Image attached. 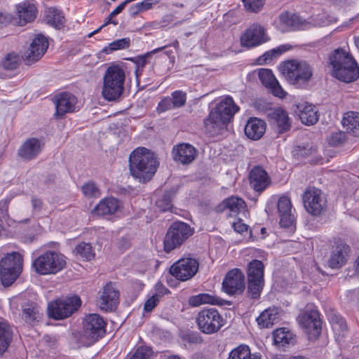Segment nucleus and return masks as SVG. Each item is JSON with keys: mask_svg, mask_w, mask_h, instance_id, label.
I'll return each instance as SVG.
<instances>
[{"mask_svg": "<svg viewBox=\"0 0 359 359\" xmlns=\"http://www.w3.org/2000/svg\"><path fill=\"white\" fill-rule=\"evenodd\" d=\"M128 161L130 175L142 183L150 181L159 166L154 152L142 147L135 149L130 153Z\"/></svg>", "mask_w": 359, "mask_h": 359, "instance_id": "1", "label": "nucleus"}, {"mask_svg": "<svg viewBox=\"0 0 359 359\" xmlns=\"http://www.w3.org/2000/svg\"><path fill=\"white\" fill-rule=\"evenodd\" d=\"M332 74L337 79L350 83L359 77V70L352 55L343 49L335 50L330 56Z\"/></svg>", "mask_w": 359, "mask_h": 359, "instance_id": "2", "label": "nucleus"}, {"mask_svg": "<svg viewBox=\"0 0 359 359\" xmlns=\"http://www.w3.org/2000/svg\"><path fill=\"white\" fill-rule=\"evenodd\" d=\"M125 79L123 67L119 65H110L102 77V97L109 102L118 100L123 93Z\"/></svg>", "mask_w": 359, "mask_h": 359, "instance_id": "3", "label": "nucleus"}, {"mask_svg": "<svg viewBox=\"0 0 359 359\" xmlns=\"http://www.w3.org/2000/svg\"><path fill=\"white\" fill-rule=\"evenodd\" d=\"M279 71L285 79L297 88L306 86L313 76V68L305 61L290 60L283 62Z\"/></svg>", "mask_w": 359, "mask_h": 359, "instance_id": "4", "label": "nucleus"}, {"mask_svg": "<svg viewBox=\"0 0 359 359\" xmlns=\"http://www.w3.org/2000/svg\"><path fill=\"white\" fill-rule=\"evenodd\" d=\"M0 249V278L5 286H9L17 279L22 271V255L17 252H6Z\"/></svg>", "mask_w": 359, "mask_h": 359, "instance_id": "5", "label": "nucleus"}, {"mask_svg": "<svg viewBox=\"0 0 359 359\" xmlns=\"http://www.w3.org/2000/svg\"><path fill=\"white\" fill-rule=\"evenodd\" d=\"M67 265V257L55 250H48L32 262V266L39 275L56 274L62 271Z\"/></svg>", "mask_w": 359, "mask_h": 359, "instance_id": "6", "label": "nucleus"}, {"mask_svg": "<svg viewBox=\"0 0 359 359\" xmlns=\"http://www.w3.org/2000/svg\"><path fill=\"white\" fill-rule=\"evenodd\" d=\"M264 266L263 263L257 259L251 261L248 265L247 293L252 299H257L263 289Z\"/></svg>", "mask_w": 359, "mask_h": 359, "instance_id": "7", "label": "nucleus"}, {"mask_svg": "<svg viewBox=\"0 0 359 359\" xmlns=\"http://www.w3.org/2000/svg\"><path fill=\"white\" fill-rule=\"evenodd\" d=\"M81 301L78 296L61 298L50 302L48 314L55 320H61L70 316L81 306Z\"/></svg>", "mask_w": 359, "mask_h": 359, "instance_id": "8", "label": "nucleus"}, {"mask_svg": "<svg viewBox=\"0 0 359 359\" xmlns=\"http://www.w3.org/2000/svg\"><path fill=\"white\" fill-rule=\"evenodd\" d=\"M302 199L304 208L309 214L320 216L326 212L327 201L320 189L316 187L307 188Z\"/></svg>", "mask_w": 359, "mask_h": 359, "instance_id": "9", "label": "nucleus"}, {"mask_svg": "<svg viewBox=\"0 0 359 359\" xmlns=\"http://www.w3.org/2000/svg\"><path fill=\"white\" fill-rule=\"evenodd\" d=\"M196 319L198 329L207 334L218 332L224 325V319L215 309H202Z\"/></svg>", "mask_w": 359, "mask_h": 359, "instance_id": "10", "label": "nucleus"}, {"mask_svg": "<svg viewBox=\"0 0 359 359\" xmlns=\"http://www.w3.org/2000/svg\"><path fill=\"white\" fill-rule=\"evenodd\" d=\"M11 308L18 311L20 307L21 316L22 320L27 323H33L39 318V311L36 303L31 299L27 298L25 294H21L12 298L10 301Z\"/></svg>", "mask_w": 359, "mask_h": 359, "instance_id": "11", "label": "nucleus"}, {"mask_svg": "<svg viewBox=\"0 0 359 359\" xmlns=\"http://www.w3.org/2000/svg\"><path fill=\"white\" fill-rule=\"evenodd\" d=\"M105 322L98 314L87 316L83 322V336L88 341L86 345L94 343L105 333Z\"/></svg>", "mask_w": 359, "mask_h": 359, "instance_id": "12", "label": "nucleus"}, {"mask_svg": "<svg viewBox=\"0 0 359 359\" xmlns=\"http://www.w3.org/2000/svg\"><path fill=\"white\" fill-rule=\"evenodd\" d=\"M269 40L265 28L258 23L250 25L240 36L242 47L251 48Z\"/></svg>", "mask_w": 359, "mask_h": 359, "instance_id": "13", "label": "nucleus"}, {"mask_svg": "<svg viewBox=\"0 0 359 359\" xmlns=\"http://www.w3.org/2000/svg\"><path fill=\"white\" fill-rule=\"evenodd\" d=\"M222 289L228 294H241L245 290V276L239 269L230 270L222 281Z\"/></svg>", "mask_w": 359, "mask_h": 359, "instance_id": "14", "label": "nucleus"}, {"mask_svg": "<svg viewBox=\"0 0 359 359\" xmlns=\"http://www.w3.org/2000/svg\"><path fill=\"white\" fill-rule=\"evenodd\" d=\"M299 320L309 339L313 340L318 337L321 332L322 323L317 311L305 312L299 317Z\"/></svg>", "mask_w": 359, "mask_h": 359, "instance_id": "15", "label": "nucleus"}, {"mask_svg": "<svg viewBox=\"0 0 359 359\" xmlns=\"http://www.w3.org/2000/svg\"><path fill=\"white\" fill-rule=\"evenodd\" d=\"M48 48V41L46 36L39 34L32 41V43L24 54V59L29 65L39 60Z\"/></svg>", "mask_w": 359, "mask_h": 359, "instance_id": "16", "label": "nucleus"}, {"mask_svg": "<svg viewBox=\"0 0 359 359\" xmlns=\"http://www.w3.org/2000/svg\"><path fill=\"white\" fill-rule=\"evenodd\" d=\"M37 8L34 1H25L16 5V17L15 23L23 26L34 20L36 17Z\"/></svg>", "mask_w": 359, "mask_h": 359, "instance_id": "17", "label": "nucleus"}, {"mask_svg": "<svg viewBox=\"0 0 359 359\" xmlns=\"http://www.w3.org/2000/svg\"><path fill=\"white\" fill-rule=\"evenodd\" d=\"M294 113L302 123L306 126H313L319 119V114L316 106L307 102H299L294 105Z\"/></svg>", "mask_w": 359, "mask_h": 359, "instance_id": "18", "label": "nucleus"}, {"mask_svg": "<svg viewBox=\"0 0 359 359\" xmlns=\"http://www.w3.org/2000/svg\"><path fill=\"white\" fill-rule=\"evenodd\" d=\"M119 294L115 287L107 283L102 289L99 304L100 308L105 311L114 310L118 304Z\"/></svg>", "mask_w": 359, "mask_h": 359, "instance_id": "19", "label": "nucleus"}, {"mask_svg": "<svg viewBox=\"0 0 359 359\" xmlns=\"http://www.w3.org/2000/svg\"><path fill=\"white\" fill-rule=\"evenodd\" d=\"M258 76L262 83L266 88L270 89L273 95L280 98L286 97L287 93L282 88L271 70L261 69L259 71Z\"/></svg>", "mask_w": 359, "mask_h": 359, "instance_id": "20", "label": "nucleus"}, {"mask_svg": "<svg viewBox=\"0 0 359 359\" xmlns=\"http://www.w3.org/2000/svg\"><path fill=\"white\" fill-rule=\"evenodd\" d=\"M249 181L251 187L258 192L263 191L271 182L269 175L261 166H255L250 170Z\"/></svg>", "mask_w": 359, "mask_h": 359, "instance_id": "21", "label": "nucleus"}, {"mask_svg": "<svg viewBox=\"0 0 359 359\" xmlns=\"http://www.w3.org/2000/svg\"><path fill=\"white\" fill-rule=\"evenodd\" d=\"M57 117H62L67 113H72L77 110V98L69 93L60 94L55 102Z\"/></svg>", "mask_w": 359, "mask_h": 359, "instance_id": "22", "label": "nucleus"}, {"mask_svg": "<svg viewBox=\"0 0 359 359\" xmlns=\"http://www.w3.org/2000/svg\"><path fill=\"white\" fill-rule=\"evenodd\" d=\"M239 107L236 104L232 97L227 96L222 99L212 109L226 123H229L234 114L238 112Z\"/></svg>", "mask_w": 359, "mask_h": 359, "instance_id": "23", "label": "nucleus"}, {"mask_svg": "<svg viewBox=\"0 0 359 359\" xmlns=\"http://www.w3.org/2000/svg\"><path fill=\"white\" fill-rule=\"evenodd\" d=\"M269 116L279 133H285L290 129L291 120L287 112L283 109H274L269 114Z\"/></svg>", "mask_w": 359, "mask_h": 359, "instance_id": "24", "label": "nucleus"}, {"mask_svg": "<svg viewBox=\"0 0 359 359\" xmlns=\"http://www.w3.org/2000/svg\"><path fill=\"white\" fill-rule=\"evenodd\" d=\"M199 262L191 254H187L181 258V282L192 278L198 272Z\"/></svg>", "mask_w": 359, "mask_h": 359, "instance_id": "25", "label": "nucleus"}, {"mask_svg": "<svg viewBox=\"0 0 359 359\" xmlns=\"http://www.w3.org/2000/svg\"><path fill=\"white\" fill-rule=\"evenodd\" d=\"M278 210L280 215V224L283 227L292 226L294 217L291 213L292 204L289 197L282 196L278 201Z\"/></svg>", "mask_w": 359, "mask_h": 359, "instance_id": "26", "label": "nucleus"}, {"mask_svg": "<svg viewBox=\"0 0 359 359\" xmlns=\"http://www.w3.org/2000/svg\"><path fill=\"white\" fill-rule=\"evenodd\" d=\"M329 320L331 323L336 341L341 342L348 332L345 319L337 313H332L329 316Z\"/></svg>", "mask_w": 359, "mask_h": 359, "instance_id": "27", "label": "nucleus"}, {"mask_svg": "<svg viewBox=\"0 0 359 359\" xmlns=\"http://www.w3.org/2000/svg\"><path fill=\"white\" fill-rule=\"evenodd\" d=\"M265 131V122L257 118H250L245 127V135L253 140H259Z\"/></svg>", "mask_w": 359, "mask_h": 359, "instance_id": "28", "label": "nucleus"}, {"mask_svg": "<svg viewBox=\"0 0 359 359\" xmlns=\"http://www.w3.org/2000/svg\"><path fill=\"white\" fill-rule=\"evenodd\" d=\"M121 204L119 201L113 197L105 198L93 209V212L97 215H113L120 210Z\"/></svg>", "mask_w": 359, "mask_h": 359, "instance_id": "29", "label": "nucleus"}, {"mask_svg": "<svg viewBox=\"0 0 359 359\" xmlns=\"http://www.w3.org/2000/svg\"><path fill=\"white\" fill-rule=\"evenodd\" d=\"M41 150V142L36 138H30L20 147L18 154L22 158L30 160L38 156Z\"/></svg>", "mask_w": 359, "mask_h": 359, "instance_id": "30", "label": "nucleus"}, {"mask_svg": "<svg viewBox=\"0 0 359 359\" xmlns=\"http://www.w3.org/2000/svg\"><path fill=\"white\" fill-rule=\"evenodd\" d=\"M348 246L346 245H338L332 252L328 260V265L332 269H339L345 264Z\"/></svg>", "mask_w": 359, "mask_h": 359, "instance_id": "31", "label": "nucleus"}, {"mask_svg": "<svg viewBox=\"0 0 359 359\" xmlns=\"http://www.w3.org/2000/svg\"><path fill=\"white\" fill-rule=\"evenodd\" d=\"M44 20L47 24L56 29L63 27L65 23L64 13L60 10L54 7H50L46 9Z\"/></svg>", "mask_w": 359, "mask_h": 359, "instance_id": "32", "label": "nucleus"}, {"mask_svg": "<svg viewBox=\"0 0 359 359\" xmlns=\"http://www.w3.org/2000/svg\"><path fill=\"white\" fill-rule=\"evenodd\" d=\"M273 336L274 343L278 347L284 348L288 345H293L295 342V336L285 327L276 329Z\"/></svg>", "mask_w": 359, "mask_h": 359, "instance_id": "33", "label": "nucleus"}, {"mask_svg": "<svg viewBox=\"0 0 359 359\" xmlns=\"http://www.w3.org/2000/svg\"><path fill=\"white\" fill-rule=\"evenodd\" d=\"M341 123L347 133L353 136H359V112L348 111L346 113Z\"/></svg>", "mask_w": 359, "mask_h": 359, "instance_id": "34", "label": "nucleus"}, {"mask_svg": "<svg viewBox=\"0 0 359 359\" xmlns=\"http://www.w3.org/2000/svg\"><path fill=\"white\" fill-rule=\"evenodd\" d=\"M180 243V222H175L168 229L165 240L164 250L169 252Z\"/></svg>", "mask_w": 359, "mask_h": 359, "instance_id": "35", "label": "nucleus"}, {"mask_svg": "<svg viewBox=\"0 0 359 359\" xmlns=\"http://www.w3.org/2000/svg\"><path fill=\"white\" fill-rule=\"evenodd\" d=\"M178 107H180V90H175L170 96L164 97L161 100L156 107V111L161 114Z\"/></svg>", "mask_w": 359, "mask_h": 359, "instance_id": "36", "label": "nucleus"}, {"mask_svg": "<svg viewBox=\"0 0 359 359\" xmlns=\"http://www.w3.org/2000/svg\"><path fill=\"white\" fill-rule=\"evenodd\" d=\"M226 124V123L217 115V112H214L212 110L208 117L204 120L205 131L210 135L217 133Z\"/></svg>", "mask_w": 359, "mask_h": 359, "instance_id": "37", "label": "nucleus"}, {"mask_svg": "<svg viewBox=\"0 0 359 359\" xmlns=\"http://www.w3.org/2000/svg\"><path fill=\"white\" fill-rule=\"evenodd\" d=\"M278 320V313L276 309H268L264 310L257 317L258 325L263 328H268L275 324Z\"/></svg>", "mask_w": 359, "mask_h": 359, "instance_id": "38", "label": "nucleus"}, {"mask_svg": "<svg viewBox=\"0 0 359 359\" xmlns=\"http://www.w3.org/2000/svg\"><path fill=\"white\" fill-rule=\"evenodd\" d=\"M73 253L78 259L86 261L93 259L95 255L91 245L87 243L78 244L73 250Z\"/></svg>", "mask_w": 359, "mask_h": 359, "instance_id": "39", "label": "nucleus"}, {"mask_svg": "<svg viewBox=\"0 0 359 359\" xmlns=\"http://www.w3.org/2000/svg\"><path fill=\"white\" fill-rule=\"evenodd\" d=\"M196 149L190 144L181 143V164L188 165L191 163L198 156Z\"/></svg>", "mask_w": 359, "mask_h": 359, "instance_id": "40", "label": "nucleus"}, {"mask_svg": "<svg viewBox=\"0 0 359 359\" xmlns=\"http://www.w3.org/2000/svg\"><path fill=\"white\" fill-rule=\"evenodd\" d=\"M224 206L229 210L231 212L237 214L245 210L246 204L241 198L236 196H231L224 201Z\"/></svg>", "mask_w": 359, "mask_h": 359, "instance_id": "41", "label": "nucleus"}, {"mask_svg": "<svg viewBox=\"0 0 359 359\" xmlns=\"http://www.w3.org/2000/svg\"><path fill=\"white\" fill-rule=\"evenodd\" d=\"M11 332L8 325L0 322V354L6 351L11 339Z\"/></svg>", "mask_w": 359, "mask_h": 359, "instance_id": "42", "label": "nucleus"}, {"mask_svg": "<svg viewBox=\"0 0 359 359\" xmlns=\"http://www.w3.org/2000/svg\"><path fill=\"white\" fill-rule=\"evenodd\" d=\"M291 48L289 44L281 45L276 48L265 53L258 59L259 64H266L272 60L273 56L279 55Z\"/></svg>", "mask_w": 359, "mask_h": 359, "instance_id": "43", "label": "nucleus"}, {"mask_svg": "<svg viewBox=\"0 0 359 359\" xmlns=\"http://www.w3.org/2000/svg\"><path fill=\"white\" fill-rule=\"evenodd\" d=\"M168 284L170 287H177L180 284V260L176 261L170 267L166 276Z\"/></svg>", "mask_w": 359, "mask_h": 359, "instance_id": "44", "label": "nucleus"}, {"mask_svg": "<svg viewBox=\"0 0 359 359\" xmlns=\"http://www.w3.org/2000/svg\"><path fill=\"white\" fill-rule=\"evenodd\" d=\"M297 17L290 15L288 13H283L279 15V28L283 31H287L294 27Z\"/></svg>", "mask_w": 359, "mask_h": 359, "instance_id": "45", "label": "nucleus"}, {"mask_svg": "<svg viewBox=\"0 0 359 359\" xmlns=\"http://www.w3.org/2000/svg\"><path fill=\"white\" fill-rule=\"evenodd\" d=\"M130 39L128 38H123L115 40L110 43L107 47L103 49V51L107 54L111 53L112 51L122 50L129 47Z\"/></svg>", "mask_w": 359, "mask_h": 359, "instance_id": "46", "label": "nucleus"}, {"mask_svg": "<svg viewBox=\"0 0 359 359\" xmlns=\"http://www.w3.org/2000/svg\"><path fill=\"white\" fill-rule=\"evenodd\" d=\"M130 0H126V1L121 3V4H119L114 11H111V13L109 14V17L107 18V20L106 22H104V25H102V26H100L98 29H97L96 30L92 32L91 33H90L88 34V37H92L94 34H95L96 33H97L103 27H104L105 25L109 24V23H112L114 25H116L117 24V22L116 21H112L111 20V18L116 15H117L118 14H119L123 10V8H125L126 5L130 1Z\"/></svg>", "mask_w": 359, "mask_h": 359, "instance_id": "47", "label": "nucleus"}, {"mask_svg": "<svg viewBox=\"0 0 359 359\" xmlns=\"http://www.w3.org/2000/svg\"><path fill=\"white\" fill-rule=\"evenodd\" d=\"M81 191L84 196L88 198H97L101 195L100 189L93 182H88L81 187Z\"/></svg>", "mask_w": 359, "mask_h": 359, "instance_id": "48", "label": "nucleus"}, {"mask_svg": "<svg viewBox=\"0 0 359 359\" xmlns=\"http://www.w3.org/2000/svg\"><path fill=\"white\" fill-rule=\"evenodd\" d=\"M250 352L247 345H241L230 352L228 359H247L250 357Z\"/></svg>", "mask_w": 359, "mask_h": 359, "instance_id": "49", "label": "nucleus"}, {"mask_svg": "<svg viewBox=\"0 0 359 359\" xmlns=\"http://www.w3.org/2000/svg\"><path fill=\"white\" fill-rule=\"evenodd\" d=\"M19 56L15 53L7 54L1 61V65L6 69H15L19 62Z\"/></svg>", "mask_w": 359, "mask_h": 359, "instance_id": "50", "label": "nucleus"}, {"mask_svg": "<svg viewBox=\"0 0 359 359\" xmlns=\"http://www.w3.org/2000/svg\"><path fill=\"white\" fill-rule=\"evenodd\" d=\"M242 1L246 11L258 13L262 8L265 0H242Z\"/></svg>", "mask_w": 359, "mask_h": 359, "instance_id": "51", "label": "nucleus"}, {"mask_svg": "<svg viewBox=\"0 0 359 359\" xmlns=\"http://www.w3.org/2000/svg\"><path fill=\"white\" fill-rule=\"evenodd\" d=\"M154 3L151 0H144L142 2L137 3L131 7V13L136 15L138 13L148 11L153 8Z\"/></svg>", "mask_w": 359, "mask_h": 359, "instance_id": "52", "label": "nucleus"}, {"mask_svg": "<svg viewBox=\"0 0 359 359\" xmlns=\"http://www.w3.org/2000/svg\"><path fill=\"white\" fill-rule=\"evenodd\" d=\"M157 52H158V49H154L152 51H151L150 53H148L147 54H146V55H144L143 56L139 57H137L136 59V61H135V63H136L135 75H136V79H137V81H138L139 77L140 76V75L142 74V69L144 68V67L147 64V56L151 55V54H152V53H156Z\"/></svg>", "mask_w": 359, "mask_h": 359, "instance_id": "53", "label": "nucleus"}, {"mask_svg": "<svg viewBox=\"0 0 359 359\" xmlns=\"http://www.w3.org/2000/svg\"><path fill=\"white\" fill-rule=\"evenodd\" d=\"M152 353V351L147 346H140L130 359H148Z\"/></svg>", "mask_w": 359, "mask_h": 359, "instance_id": "54", "label": "nucleus"}, {"mask_svg": "<svg viewBox=\"0 0 359 359\" xmlns=\"http://www.w3.org/2000/svg\"><path fill=\"white\" fill-rule=\"evenodd\" d=\"M201 302L202 304H212V305H222L223 300L216 296L208 294V293H201Z\"/></svg>", "mask_w": 359, "mask_h": 359, "instance_id": "55", "label": "nucleus"}, {"mask_svg": "<svg viewBox=\"0 0 359 359\" xmlns=\"http://www.w3.org/2000/svg\"><path fill=\"white\" fill-rule=\"evenodd\" d=\"M156 206L161 211H167L172 208V201L170 196L168 194H164L161 198L156 201Z\"/></svg>", "mask_w": 359, "mask_h": 359, "instance_id": "56", "label": "nucleus"}, {"mask_svg": "<svg viewBox=\"0 0 359 359\" xmlns=\"http://www.w3.org/2000/svg\"><path fill=\"white\" fill-rule=\"evenodd\" d=\"M346 140V134L343 132H336L332 134L328 139V142L331 146L337 147Z\"/></svg>", "mask_w": 359, "mask_h": 359, "instance_id": "57", "label": "nucleus"}, {"mask_svg": "<svg viewBox=\"0 0 359 359\" xmlns=\"http://www.w3.org/2000/svg\"><path fill=\"white\" fill-rule=\"evenodd\" d=\"M194 233V228L189 224L181 222V243L191 236Z\"/></svg>", "mask_w": 359, "mask_h": 359, "instance_id": "58", "label": "nucleus"}, {"mask_svg": "<svg viewBox=\"0 0 359 359\" xmlns=\"http://www.w3.org/2000/svg\"><path fill=\"white\" fill-rule=\"evenodd\" d=\"M159 300L158 297L151 294L144 303V311L145 312H151L157 306Z\"/></svg>", "mask_w": 359, "mask_h": 359, "instance_id": "59", "label": "nucleus"}, {"mask_svg": "<svg viewBox=\"0 0 359 359\" xmlns=\"http://www.w3.org/2000/svg\"><path fill=\"white\" fill-rule=\"evenodd\" d=\"M168 292V289L161 283H157L154 287L152 295L158 297L159 299Z\"/></svg>", "mask_w": 359, "mask_h": 359, "instance_id": "60", "label": "nucleus"}, {"mask_svg": "<svg viewBox=\"0 0 359 359\" xmlns=\"http://www.w3.org/2000/svg\"><path fill=\"white\" fill-rule=\"evenodd\" d=\"M182 339L184 343L192 344H199L201 342V339L197 333L186 334L183 335Z\"/></svg>", "mask_w": 359, "mask_h": 359, "instance_id": "61", "label": "nucleus"}, {"mask_svg": "<svg viewBox=\"0 0 359 359\" xmlns=\"http://www.w3.org/2000/svg\"><path fill=\"white\" fill-rule=\"evenodd\" d=\"M233 227L236 232L240 233L247 231L248 226L244 224L241 219H238L233 223Z\"/></svg>", "mask_w": 359, "mask_h": 359, "instance_id": "62", "label": "nucleus"}, {"mask_svg": "<svg viewBox=\"0 0 359 359\" xmlns=\"http://www.w3.org/2000/svg\"><path fill=\"white\" fill-rule=\"evenodd\" d=\"M189 304L191 306L196 307L202 305L201 294L191 296L189 298Z\"/></svg>", "mask_w": 359, "mask_h": 359, "instance_id": "63", "label": "nucleus"}, {"mask_svg": "<svg viewBox=\"0 0 359 359\" xmlns=\"http://www.w3.org/2000/svg\"><path fill=\"white\" fill-rule=\"evenodd\" d=\"M158 49V51L161 50L163 49H165V53L166 55H168L169 56V57L171 58L173 57L172 55V54L177 52V50H178L177 42L176 43H175L174 46H166V47H163V48L162 47V48H160Z\"/></svg>", "mask_w": 359, "mask_h": 359, "instance_id": "64", "label": "nucleus"}]
</instances>
